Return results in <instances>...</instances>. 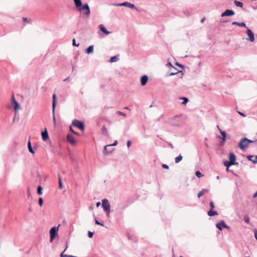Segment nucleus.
Wrapping results in <instances>:
<instances>
[{"label":"nucleus","mask_w":257,"mask_h":257,"mask_svg":"<svg viewBox=\"0 0 257 257\" xmlns=\"http://www.w3.org/2000/svg\"><path fill=\"white\" fill-rule=\"evenodd\" d=\"M60 226V224H59L58 226L57 227H53L51 228L50 230V241L52 242L55 237H56V235L57 234V232L59 230V227Z\"/></svg>","instance_id":"2"},{"label":"nucleus","mask_w":257,"mask_h":257,"mask_svg":"<svg viewBox=\"0 0 257 257\" xmlns=\"http://www.w3.org/2000/svg\"><path fill=\"white\" fill-rule=\"evenodd\" d=\"M179 72V71H177L176 69L173 70V72H171L169 74V76H172V75H176V74H178Z\"/></svg>","instance_id":"36"},{"label":"nucleus","mask_w":257,"mask_h":257,"mask_svg":"<svg viewBox=\"0 0 257 257\" xmlns=\"http://www.w3.org/2000/svg\"><path fill=\"white\" fill-rule=\"evenodd\" d=\"M59 187L60 189H62L63 188V185H62V182H60V183H59Z\"/></svg>","instance_id":"50"},{"label":"nucleus","mask_w":257,"mask_h":257,"mask_svg":"<svg viewBox=\"0 0 257 257\" xmlns=\"http://www.w3.org/2000/svg\"><path fill=\"white\" fill-rule=\"evenodd\" d=\"M252 142V141H251L246 138H244L241 139L239 141L238 147L241 150L244 151L248 147L249 144Z\"/></svg>","instance_id":"1"},{"label":"nucleus","mask_w":257,"mask_h":257,"mask_svg":"<svg viewBox=\"0 0 257 257\" xmlns=\"http://www.w3.org/2000/svg\"><path fill=\"white\" fill-rule=\"evenodd\" d=\"M55 106H56V95L55 94H54L53 95V103H52L53 112V113H54Z\"/></svg>","instance_id":"20"},{"label":"nucleus","mask_w":257,"mask_h":257,"mask_svg":"<svg viewBox=\"0 0 257 257\" xmlns=\"http://www.w3.org/2000/svg\"><path fill=\"white\" fill-rule=\"evenodd\" d=\"M124 108L126 109H129L128 107H125Z\"/></svg>","instance_id":"64"},{"label":"nucleus","mask_w":257,"mask_h":257,"mask_svg":"<svg viewBox=\"0 0 257 257\" xmlns=\"http://www.w3.org/2000/svg\"><path fill=\"white\" fill-rule=\"evenodd\" d=\"M118 60V56H114L110 58L109 61L110 63H113V62H117Z\"/></svg>","instance_id":"22"},{"label":"nucleus","mask_w":257,"mask_h":257,"mask_svg":"<svg viewBox=\"0 0 257 257\" xmlns=\"http://www.w3.org/2000/svg\"><path fill=\"white\" fill-rule=\"evenodd\" d=\"M94 51V47L93 45H91L88 47V48L86 50L85 52L87 54H91L93 53Z\"/></svg>","instance_id":"17"},{"label":"nucleus","mask_w":257,"mask_h":257,"mask_svg":"<svg viewBox=\"0 0 257 257\" xmlns=\"http://www.w3.org/2000/svg\"><path fill=\"white\" fill-rule=\"evenodd\" d=\"M180 99L183 100V101L182 102V104L183 105H186L188 103V102L189 101L188 98H187V97H180Z\"/></svg>","instance_id":"25"},{"label":"nucleus","mask_w":257,"mask_h":257,"mask_svg":"<svg viewBox=\"0 0 257 257\" xmlns=\"http://www.w3.org/2000/svg\"><path fill=\"white\" fill-rule=\"evenodd\" d=\"M229 161L230 162V164L234 165L235 162L236 161V157L235 155L233 153H229Z\"/></svg>","instance_id":"11"},{"label":"nucleus","mask_w":257,"mask_h":257,"mask_svg":"<svg viewBox=\"0 0 257 257\" xmlns=\"http://www.w3.org/2000/svg\"><path fill=\"white\" fill-rule=\"evenodd\" d=\"M167 66H170L172 67V69L176 70V68L173 66L172 64L170 62H168L167 64Z\"/></svg>","instance_id":"43"},{"label":"nucleus","mask_w":257,"mask_h":257,"mask_svg":"<svg viewBox=\"0 0 257 257\" xmlns=\"http://www.w3.org/2000/svg\"><path fill=\"white\" fill-rule=\"evenodd\" d=\"M243 219H244V221L247 223H248L250 221V218L247 215H245L244 216Z\"/></svg>","instance_id":"31"},{"label":"nucleus","mask_w":257,"mask_h":257,"mask_svg":"<svg viewBox=\"0 0 257 257\" xmlns=\"http://www.w3.org/2000/svg\"><path fill=\"white\" fill-rule=\"evenodd\" d=\"M232 25H237V26H238L239 27H246V24L242 22V23H238V22H232Z\"/></svg>","instance_id":"18"},{"label":"nucleus","mask_w":257,"mask_h":257,"mask_svg":"<svg viewBox=\"0 0 257 257\" xmlns=\"http://www.w3.org/2000/svg\"><path fill=\"white\" fill-rule=\"evenodd\" d=\"M217 214V212L214 210H212V209H211L208 212V215L209 216H213Z\"/></svg>","instance_id":"23"},{"label":"nucleus","mask_w":257,"mask_h":257,"mask_svg":"<svg viewBox=\"0 0 257 257\" xmlns=\"http://www.w3.org/2000/svg\"><path fill=\"white\" fill-rule=\"evenodd\" d=\"M14 104H15V111H17L18 109H20L21 108L20 105L18 102H15V103H14Z\"/></svg>","instance_id":"30"},{"label":"nucleus","mask_w":257,"mask_h":257,"mask_svg":"<svg viewBox=\"0 0 257 257\" xmlns=\"http://www.w3.org/2000/svg\"><path fill=\"white\" fill-rule=\"evenodd\" d=\"M58 180H59V183H60V182H62L61 178V177L60 176V175H58Z\"/></svg>","instance_id":"55"},{"label":"nucleus","mask_w":257,"mask_h":257,"mask_svg":"<svg viewBox=\"0 0 257 257\" xmlns=\"http://www.w3.org/2000/svg\"><path fill=\"white\" fill-rule=\"evenodd\" d=\"M69 79V77H67L63 80L64 81H66Z\"/></svg>","instance_id":"59"},{"label":"nucleus","mask_w":257,"mask_h":257,"mask_svg":"<svg viewBox=\"0 0 257 257\" xmlns=\"http://www.w3.org/2000/svg\"><path fill=\"white\" fill-rule=\"evenodd\" d=\"M42 138L44 141H47L49 139V136L46 128L42 133Z\"/></svg>","instance_id":"14"},{"label":"nucleus","mask_w":257,"mask_h":257,"mask_svg":"<svg viewBox=\"0 0 257 257\" xmlns=\"http://www.w3.org/2000/svg\"><path fill=\"white\" fill-rule=\"evenodd\" d=\"M72 124L82 131H83L84 130V125L83 123L78 120H73L72 122Z\"/></svg>","instance_id":"3"},{"label":"nucleus","mask_w":257,"mask_h":257,"mask_svg":"<svg viewBox=\"0 0 257 257\" xmlns=\"http://www.w3.org/2000/svg\"><path fill=\"white\" fill-rule=\"evenodd\" d=\"M12 102L13 103H15V102H17V101L15 100V97L14 95L12 96Z\"/></svg>","instance_id":"45"},{"label":"nucleus","mask_w":257,"mask_h":257,"mask_svg":"<svg viewBox=\"0 0 257 257\" xmlns=\"http://www.w3.org/2000/svg\"><path fill=\"white\" fill-rule=\"evenodd\" d=\"M131 141L129 140V141H128L127 142V148H129L131 146Z\"/></svg>","instance_id":"49"},{"label":"nucleus","mask_w":257,"mask_h":257,"mask_svg":"<svg viewBox=\"0 0 257 257\" xmlns=\"http://www.w3.org/2000/svg\"><path fill=\"white\" fill-rule=\"evenodd\" d=\"M117 145V141H115L112 144H110V145H108L109 146V147H111V146H115Z\"/></svg>","instance_id":"41"},{"label":"nucleus","mask_w":257,"mask_h":257,"mask_svg":"<svg viewBox=\"0 0 257 257\" xmlns=\"http://www.w3.org/2000/svg\"><path fill=\"white\" fill-rule=\"evenodd\" d=\"M102 133L105 135V136H107L108 135V133H107V130L106 127L105 126L103 125L102 126Z\"/></svg>","instance_id":"27"},{"label":"nucleus","mask_w":257,"mask_h":257,"mask_svg":"<svg viewBox=\"0 0 257 257\" xmlns=\"http://www.w3.org/2000/svg\"><path fill=\"white\" fill-rule=\"evenodd\" d=\"M43 204V200L42 198H39V204L41 206Z\"/></svg>","instance_id":"37"},{"label":"nucleus","mask_w":257,"mask_h":257,"mask_svg":"<svg viewBox=\"0 0 257 257\" xmlns=\"http://www.w3.org/2000/svg\"><path fill=\"white\" fill-rule=\"evenodd\" d=\"M217 128L219 130V132L222 135L221 139L223 142H225L226 141V133L224 131H222L218 125L217 126Z\"/></svg>","instance_id":"16"},{"label":"nucleus","mask_w":257,"mask_h":257,"mask_svg":"<svg viewBox=\"0 0 257 257\" xmlns=\"http://www.w3.org/2000/svg\"><path fill=\"white\" fill-rule=\"evenodd\" d=\"M148 81V77L146 75H143L142 77L141 80L142 85H143V86L145 85L146 84V83H147Z\"/></svg>","instance_id":"15"},{"label":"nucleus","mask_w":257,"mask_h":257,"mask_svg":"<svg viewBox=\"0 0 257 257\" xmlns=\"http://www.w3.org/2000/svg\"><path fill=\"white\" fill-rule=\"evenodd\" d=\"M209 205H210V207H211V209H213L214 208V205L213 202H210Z\"/></svg>","instance_id":"44"},{"label":"nucleus","mask_w":257,"mask_h":257,"mask_svg":"<svg viewBox=\"0 0 257 257\" xmlns=\"http://www.w3.org/2000/svg\"><path fill=\"white\" fill-rule=\"evenodd\" d=\"M42 187L40 186H39L38 187V189H37V192H38V194L39 195H41L42 194Z\"/></svg>","instance_id":"32"},{"label":"nucleus","mask_w":257,"mask_h":257,"mask_svg":"<svg viewBox=\"0 0 257 257\" xmlns=\"http://www.w3.org/2000/svg\"><path fill=\"white\" fill-rule=\"evenodd\" d=\"M116 113L119 114V115H123L124 116H126V114L123 112H122L121 111H117L116 112Z\"/></svg>","instance_id":"39"},{"label":"nucleus","mask_w":257,"mask_h":257,"mask_svg":"<svg viewBox=\"0 0 257 257\" xmlns=\"http://www.w3.org/2000/svg\"><path fill=\"white\" fill-rule=\"evenodd\" d=\"M68 257H77V256H73V255H69Z\"/></svg>","instance_id":"60"},{"label":"nucleus","mask_w":257,"mask_h":257,"mask_svg":"<svg viewBox=\"0 0 257 257\" xmlns=\"http://www.w3.org/2000/svg\"><path fill=\"white\" fill-rule=\"evenodd\" d=\"M53 121L54 123H55L56 118H55V112L54 113L53 112Z\"/></svg>","instance_id":"52"},{"label":"nucleus","mask_w":257,"mask_h":257,"mask_svg":"<svg viewBox=\"0 0 257 257\" xmlns=\"http://www.w3.org/2000/svg\"><path fill=\"white\" fill-rule=\"evenodd\" d=\"M195 174H196V176L198 178H201L203 176V175L202 174V173L199 171H197L195 172Z\"/></svg>","instance_id":"34"},{"label":"nucleus","mask_w":257,"mask_h":257,"mask_svg":"<svg viewBox=\"0 0 257 257\" xmlns=\"http://www.w3.org/2000/svg\"><path fill=\"white\" fill-rule=\"evenodd\" d=\"M66 248L65 249V250H64V251L61 253V254H60V256L61 257H68L69 255H67V254H64V252L66 251V250L67 249V248H68V245H67V242L66 243Z\"/></svg>","instance_id":"29"},{"label":"nucleus","mask_w":257,"mask_h":257,"mask_svg":"<svg viewBox=\"0 0 257 257\" xmlns=\"http://www.w3.org/2000/svg\"><path fill=\"white\" fill-rule=\"evenodd\" d=\"M234 15V12L233 10H226L224 12L221 14V17H224L225 16H232Z\"/></svg>","instance_id":"9"},{"label":"nucleus","mask_w":257,"mask_h":257,"mask_svg":"<svg viewBox=\"0 0 257 257\" xmlns=\"http://www.w3.org/2000/svg\"><path fill=\"white\" fill-rule=\"evenodd\" d=\"M183 157L181 155H180L179 156L177 157L175 159V161L176 163H179L182 160Z\"/></svg>","instance_id":"26"},{"label":"nucleus","mask_w":257,"mask_h":257,"mask_svg":"<svg viewBox=\"0 0 257 257\" xmlns=\"http://www.w3.org/2000/svg\"><path fill=\"white\" fill-rule=\"evenodd\" d=\"M204 18L202 19L201 21V23H202L204 21Z\"/></svg>","instance_id":"61"},{"label":"nucleus","mask_w":257,"mask_h":257,"mask_svg":"<svg viewBox=\"0 0 257 257\" xmlns=\"http://www.w3.org/2000/svg\"><path fill=\"white\" fill-rule=\"evenodd\" d=\"M105 211L106 212L107 216L109 217V214H110V210H109V212H108V211Z\"/></svg>","instance_id":"53"},{"label":"nucleus","mask_w":257,"mask_h":257,"mask_svg":"<svg viewBox=\"0 0 257 257\" xmlns=\"http://www.w3.org/2000/svg\"><path fill=\"white\" fill-rule=\"evenodd\" d=\"M216 179H217V180H218V179H219V177L218 176H217L216 177Z\"/></svg>","instance_id":"62"},{"label":"nucleus","mask_w":257,"mask_h":257,"mask_svg":"<svg viewBox=\"0 0 257 257\" xmlns=\"http://www.w3.org/2000/svg\"><path fill=\"white\" fill-rule=\"evenodd\" d=\"M216 227L219 229L220 230H221L222 228H224L226 229H229L230 227L228 226L225 222L224 221L221 220L219 222L217 223L216 224Z\"/></svg>","instance_id":"5"},{"label":"nucleus","mask_w":257,"mask_h":257,"mask_svg":"<svg viewBox=\"0 0 257 257\" xmlns=\"http://www.w3.org/2000/svg\"><path fill=\"white\" fill-rule=\"evenodd\" d=\"M89 209L90 210H93V207L92 206H90L89 207Z\"/></svg>","instance_id":"57"},{"label":"nucleus","mask_w":257,"mask_h":257,"mask_svg":"<svg viewBox=\"0 0 257 257\" xmlns=\"http://www.w3.org/2000/svg\"><path fill=\"white\" fill-rule=\"evenodd\" d=\"M79 11H82L83 10H85L86 12L84 13V15L86 16H88L90 14V10L89 9V7L87 4H84L82 7H80L78 9Z\"/></svg>","instance_id":"6"},{"label":"nucleus","mask_w":257,"mask_h":257,"mask_svg":"<svg viewBox=\"0 0 257 257\" xmlns=\"http://www.w3.org/2000/svg\"><path fill=\"white\" fill-rule=\"evenodd\" d=\"M79 44H76L75 40L74 39L73 40V46H79Z\"/></svg>","instance_id":"48"},{"label":"nucleus","mask_w":257,"mask_h":257,"mask_svg":"<svg viewBox=\"0 0 257 257\" xmlns=\"http://www.w3.org/2000/svg\"><path fill=\"white\" fill-rule=\"evenodd\" d=\"M88 235L89 237H90V238L92 237L93 235V232H91V231H88Z\"/></svg>","instance_id":"40"},{"label":"nucleus","mask_w":257,"mask_h":257,"mask_svg":"<svg viewBox=\"0 0 257 257\" xmlns=\"http://www.w3.org/2000/svg\"><path fill=\"white\" fill-rule=\"evenodd\" d=\"M95 222L97 225H99L104 226L103 224H102V223H100V222H99L97 219L95 220Z\"/></svg>","instance_id":"38"},{"label":"nucleus","mask_w":257,"mask_h":257,"mask_svg":"<svg viewBox=\"0 0 257 257\" xmlns=\"http://www.w3.org/2000/svg\"><path fill=\"white\" fill-rule=\"evenodd\" d=\"M114 5L116 6H125V7H127L130 8H131V9H136L134 4L129 3V2H124L122 3L115 4Z\"/></svg>","instance_id":"7"},{"label":"nucleus","mask_w":257,"mask_h":257,"mask_svg":"<svg viewBox=\"0 0 257 257\" xmlns=\"http://www.w3.org/2000/svg\"><path fill=\"white\" fill-rule=\"evenodd\" d=\"M23 20L25 22L29 23V20L26 18H24Z\"/></svg>","instance_id":"54"},{"label":"nucleus","mask_w":257,"mask_h":257,"mask_svg":"<svg viewBox=\"0 0 257 257\" xmlns=\"http://www.w3.org/2000/svg\"><path fill=\"white\" fill-rule=\"evenodd\" d=\"M237 112L241 116H243V117H245L246 115L244 113L241 112H240L239 111H237Z\"/></svg>","instance_id":"51"},{"label":"nucleus","mask_w":257,"mask_h":257,"mask_svg":"<svg viewBox=\"0 0 257 257\" xmlns=\"http://www.w3.org/2000/svg\"><path fill=\"white\" fill-rule=\"evenodd\" d=\"M254 235L255 238L257 240V230L256 229L254 230Z\"/></svg>","instance_id":"46"},{"label":"nucleus","mask_w":257,"mask_h":257,"mask_svg":"<svg viewBox=\"0 0 257 257\" xmlns=\"http://www.w3.org/2000/svg\"><path fill=\"white\" fill-rule=\"evenodd\" d=\"M70 131H71V132H72V133H73V134H75L76 135H77V136H79V134L78 133H77L75 132V131L72 129V128L71 127H70Z\"/></svg>","instance_id":"42"},{"label":"nucleus","mask_w":257,"mask_h":257,"mask_svg":"<svg viewBox=\"0 0 257 257\" xmlns=\"http://www.w3.org/2000/svg\"><path fill=\"white\" fill-rule=\"evenodd\" d=\"M247 158L249 161H251L253 163H257V155L255 157L253 155H249L247 156Z\"/></svg>","instance_id":"12"},{"label":"nucleus","mask_w":257,"mask_h":257,"mask_svg":"<svg viewBox=\"0 0 257 257\" xmlns=\"http://www.w3.org/2000/svg\"><path fill=\"white\" fill-rule=\"evenodd\" d=\"M76 8H79L82 6L81 0H74Z\"/></svg>","instance_id":"24"},{"label":"nucleus","mask_w":257,"mask_h":257,"mask_svg":"<svg viewBox=\"0 0 257 257\" xmlns=\"http://www.w3.org/2000/svg\"><path fill=\"white\" fill-rule=\"evenodd\" d=\"M102 206L103 208L104 211H108L110 210V206L109 201L106 199H104L102 200Z\"/></svg>","instance_id":"4"},{"label":"nucleus","mask_w":257,"mask_h":257,"mask_svg":"<svg viewBox=\"0 0 257 257\" xmlns=\"http://www.w3.org/2000/svg\"><path fill=\"white\" fill-rule=\"evenodd\" d=\"M67 141L72 145H75L76 144V142L75 139L72 135H68L67 136Z\"/></svg>","instance_id":"10"},{"label":"nucleus","mask_w":257,"mask_h":257,"mask_svg":"<svg viewBox=\"0 0 257 257\" xmlns=\"http://www.w3.org/2000/svg\"><path fill=\"white\" fill-rule=\"evenodd\" d=\"M162 167L163 168L167 169H169V166L167 165H166V164H163L162 165Z\"/></svg>","instance_id":"47"},{"label":"nucleus","mask_w":257,"mask_h":257,"mask_svg":"<svg viewBox=\"0 0 257 257\" xmlns=\"http://www.w3.org/2000/svg\"><path fill=\"white\" fill-rule=\"evenodd\" d=\"M234 3L235 5L237 7L242 8L243 6V4L240 2L235 1Z\"/></svg>","instance_id":"28"},{"label":"nucleus","mask_w":257,"mask_h":257,"mask_svg":"<svg viewBox=\"0 0 257 257\" xmlns=\"http://www.w3.org/2000/svg\"><path fill=\"white\" fill-rule=\"evenodd\" d=\"M98 27L100 29V30L103 33H104L105 35H109V34H110L111 33V32H109V31H107V29L102 24L99 25Z\"/></svg>","instance_id":"13"},{"label":"nucleus","mask_w":257,"mask_h":257,"mask_svg":"<svg viewBox=\"0 0 257 257\" xmlns=\"http://www.w3.org/2000/svg\"><path fill=\"white\" fill-rule=\"evenodd\" d=\"M100 205V202H98L96 203V206L98 207H99Z\"/></svg>","instance_id":"56"},{"label":"nucleus","mask_w":257,"mask_h":257,"mask_svg":"<svg viewBox=\"0 0 257 257\" xmlns=\"http://www.w3.org/2000/svg\"><path fill=\"white\" fill-rule=\"evenodd\" d=\"M253 196L254 198L257 197V191L253 194Z\"/></svg>","instance_id":"58"},{"label":"nucleus","mask_w":257,"mask_h":257,"mask_svg":"<svg viewBox=\"0 0 257 257\" xmlns=\"http://www.w3.org/2000/svg\"><path fill=\"white\" fill-rule=\"evenodd\" d=\"M107 147H109V146L108 145L104 146V147L103 153L104 154H107L109 153V152H107Z\"/></svg>","instance_id":"35"},{"label":"nucleus","mask_w":257,"mask_h":257,"mask_svg":"<svg viewBox=\"0 0 257 257\" xmlns=\"http://www.w3.org/2000/svg\"><path fill=\"white\" fill-rule=\"evenodd\" d=\"M246 33L249 37V38L247 39V40L250 41L251 42H253L254 41V34L252 33L251 30L249 29H248L246 31Z\"/></svg>","instance_id":"8"},{"label":"nucleus","mask_w":257,"mask_h":257,"mask_svg":"<svg viewBox=\"0 0 257 257\" xmlns=\"http://www.w3.org/2000/svg\"><path fill=\"white\" fill-rule=\"evenodd\" d=\"M28 147L29 151L30 153H31L32 154L35 153V151H34L33 148H32V147L31 143L30 141L28 143Z\"/></svg>","instance_id":"21"},{"label":"nucleus","mask_w":257,"mask_h":257,"mask_svg":"<svg viewBox=\"0 0 257 257\" xmlns=\"http://www.w3.org/2000/svg\"><path fill=\"white\" fill-rule=\"evenodd\" d=\"M230 162H228V161H225V162H224V166H225L226 167L229 168L230 166H231L233 165V164H230Z\"/></svg>","instance_id":"33"},{"label":"nucleus","mask_w":257,"mask_h":257,"mask_svg":"<svg viewBox=\"0 0 257 257\" xmlns=\"http://www.w3.org/2000/svg\"><path fill=\"white\" fill-rule=\"evenodd\" d=\"M226 171H229V168H227V167L226 168Z\"/></svg>","instance_id":"63"},{"label":"nucleus","mask_w":257,"mask_h":257,"mask_svg":"<svg viewBox=\"0 0 257 257\" xmlns=\"http://www.w3.org/2000/svg\"><path fill=\"white\" fill-rule=\"evenodd\" d=\"M208 192V190L207 189H203L202 191H200L198 193V197L200 198L201 196H202L203 194H204L205 193H207Z\"/></svg>","instance_id":"19"}]
</instances>
